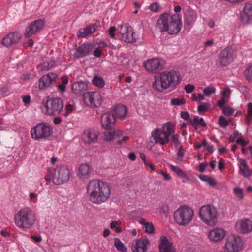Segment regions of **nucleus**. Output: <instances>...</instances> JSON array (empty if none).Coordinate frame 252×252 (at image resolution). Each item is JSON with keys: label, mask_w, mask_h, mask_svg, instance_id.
<instances>
[{"label": "nucleus", "mask_w": 252, "mask_h": 252, "mask_svg": "<svg viewBox=\"0 0 252 252\" xmlns=\"http://www.w3.org/2000/svg\"><path fill=\"white\" fill-rule=\"evenodd\" d=\"M87 193L91 202L100 204L106 202L110 197L111 187L106 182L94 179L90 181L87 186Z\"/></svg>", "instance_id": "f257e3e1"}, {"label": "nucleus", "mask_w": 252, "mask_h": 252, "mask_svg": "<svg viewBox=\"0 0 252 252\" xmlns=\"http://www.w3.org/2000/svg\"><path fill=\"white\" fill-rule=\"evenodd\" d=\"M179 74L174 70L165 71L154 76L152 87L154 90L160 93L165 90L172 91L180 83Z\"/></svg>", "instance_id": "f03ea898"}, {"label": "nucleus", "mask_w": 252, "mask_h": 252, "mask_svg": "<svg viewBox=\"0 0 252 252\" xmlns=\"http://www.w3.org/2000/svg\"><path fill=\"white\" fill-rule=\"evenodd\" d=\"M182 26L181 17L179 14L170 15L165 13L157 20L156 28L161 32H167L170 35H175L180 31Z\"/></svg>", "instance_id": "7ed1b4c3"}, {"label": "nucleus", "mask_w": 252, "mask_h": 252, "mask_svg": "<svg viewBox=\"0 0 252 252\" xmlns=\"http://www.w3.org/2000/svg\"><path fill=\"white\" fill-rule=\"evenodd\" d=\"M36 220V216L35 212L28 207L20 209L14 218L16 226L22 230L32 228L35 223Z\"/></svg>", "instance_id": "20e7f679"}, {"label": "nucleus", "mask_w": 252, "mask_h": 252, "mask_svg": "<svg viewBox=\"0 0 252 252\" xmlns=\"http://www.w3.org/2000/svg\"><path fill=\"white\" fill-rule=\"evenodd\" d=\"M70 175V171L67 167L61 165L55 169L49 168L45 180L47 184L52 181L56 185H61L69 179Z\"/></svg>", "instance_id": "39448f33"}, {"label": "nucleus", "mask_w": 252, "mask_h": 252, "mask_svg": "<svg viewBox=\"0 0 252 252\" xmlns=\"http://www.w3.org/2000/svg\"><path fill=\"white\" fill-rule=\"evenodd\" d=\"M175 132L174 125L171 122H167L161 128H156L152 132L151 136L155 144L164 145L170 141V137Z\"/></svg>", "instance_id": "423d86ee"}, {"label": "nucleus", "mask_w": 252, "mask_h": 252, "mask_svg": "<svg viewBox=\"0 0 252 252\" xmlns=\"http://www.w3.org/2000/svg\"><path fill=\"white\" fill-rule=\"evenodd\" d=\"M194 216L192 209L188 206L180 207L174 213V220L179 225L186 226L192 220Z\"/></svg>", "instance_id": "0eeeda50"}, {"label": "nucleus", "mask_w": 252, "mask_h": 252, "mask_svg": "<svg viewBox=\"0 0 252 252\" xmlns=\"http://www.w3.org/2000/svg\"><path fill=\"white\" fill-rule=\"evenodd\" d=\"M199 215L203 222L208 225L214 226L217 222V212L212 205L202 206L199 209Z\"/></svg>", "instance_id": "6e6552de"}, {"label": "nucleus", "mask_w": 252, "mask_h": 252, "mask_svg": "<svg viewBox=\"0 0 252 252\" xmlns=\"http://www.w3.org/2000/svg\"><path fill=\"white\" fill-rule=\"evenodd\" d=\"M63 107V103L60 98H49L44 106L43 110L46 115H57L61 112Z\"/></svg>", "instance_id": "1a4fd4ad"}, {"label": "nucleus", "mask_w": 252, "mask_h": 252, "mask_svg": "<svg viewBox=\"0 0 252 252\" xmlns=\"http://www.w3.org/2000/svg\"><path fill=\"white\" fill-rule=\"evenodd\" d=\"M50 125L47 123H39L31 130L32 137L36 140L48 137L52 133Z\"/></svg>", "instance_id": "9d476101"}, {"label": "nucleus", "mask_w": 252, "mask_h": 252, "mask_svg": "<svg viewBox=\"0 0 252 252\" xmlns=\"http://www.w3.org/2000/svg\"><path fill=\"white\" fill-rule=\"evenodd\" d=\"M83 101L84 103L91 107L100 106L102 103V96L98 92H89L84 94Z\"/></svg>", "instance_id": "9b49d317"}, {"label": "nucleus", "mask_w": 252, "mask_h": 252, "mask_svg": "<svg viewBox=\"0 0 252 252\" xmlns=\"http://www.w3.org/2000/svg\"><path fill=\"white\" fill-rule=\"evenodd\" d=\"M243 246L241 238L237 235H231L227 237L225 248L228 252H239Z\"/></svg>", "instance_id": "f8f14e48"}, {"label": "nucleus", "mask_w": 252, "mask_h": 252, "mask_svg": "<svg viewBox=\"0 0 252 252\" xmlns=\"http://www.w3.org/2000/svg\"><path fill=\"white\" fill-rule=\"evenodd\" d=\"M234 58V51L231 47H227L219 54L218 63L222 66H225L231 63Z\"/></svg>", "instance_id": "ddd939ff"}, {"label": "nucleus", "mask_w": 252, "mask_h": 252, "mask_svg": "<svg viewBox=\"0 0 252 252\" xmlns=\"http://www.w3.org/2000/svg\"><path fill=\"white\" fill-rule=\"evenodd\" d=\"M119 33L121 35V40L126 43H134L136 40L134 36L133 28L127 25H122L120 27Z\"/></svg>", "instance_id": "4468645a"}, {"label": "nucleus", "mask_w": 252, "mask_h": 252, "mask_svg": "<svg viewBox=\"0 0 252 252\" xmlns=\"http://www.w3.org/2000/svg\"><path fill=\"white\" fill-rule=\"evenodd\" d=\"M45 21L42 19H38L32 22L26 28L25 36L29 38L40 31L44 27Z\"/></svg>", "instance_id": "2eb2a0df"}, {"label": "nucleus", "mask_w": 252, "mask_h": 252, "mask_svg": "<svg viewBox=\"0 0 252 252\" xmlns=\"http://www.w3.org/2000/svg\"><path fill=\"white\" fill-rule=\"evenodd\" d=\"M235 230L240 233H247L252 231V221L249 219H242L237 221Z\"/></svg>", "instance_id": "dca6fc26"}, {"label": "nucleus", "mask_w": 252, "mask_h": 252, "mask_svg": "<svg viewBox=\"0 0 252 252\" xmlns=\"http://www.w3.org/2000/svg\"><path fill=\"white\" fill-rule=\"evenodd\" d=\"M92 171V167L90 164L82 163L78 166L77 176L79 179L84 181L91 177Z\"/></svg>", "instance_id": "f3484780"}, {"label": "nucleus", "mask_w": 252, "mask_h": 252, "mask_svg": "<svg viewBox=\"0 0 252 252\" xmlns=\"http://www.w3.org/2000/svg\"><path fill=\"white\" fill-rule=\"evenodd\" d=\"M94 46L91 43H84L79 46L74 54L75 57L83 58L88 56L93 51Z\"/></svg>", "instance_id": "a211bd4d"}, {"label": "nucleus", "mask_w": 252, "mask_h": 252, "mask_svg": "<svg viewBox=\"0 0 252 252\" xmlns=\"http://www.w3.org/2000/svg\"><path fill=\"white\" fill-rule=\"evenodd\" d=\"M57 77V74L53 72L43 75L39 80V89L42 90L49 87Z\"/></svg>", "instance_id": "6ab92c4d"}, {"label": "nucleus", "mask_w": 252, "mask_h": 252, "mask_svg": "<svg viewBox=\"0 0 252 252\" xmlns=\"http://www.w3.org/2000/svg\"><path fill=\"white\" fill-rule=\"evenodd\" d=\"M21 35L18 32H11L5 36L1 41L2 44L5 47H9L17 43L20 40Z\"/></svg>", "instance_id": "aec40b11"}, {"label": "nucleus", "mask_w": 252, "mask_h": 252, "mask_svg": "<svg viewBox=\"0 0 252 252\" xmlns=\"http://www.w3.org/2000/svg\"><path fill=\"white\" fill-rule=\"evenodd\" d=\"M144 64L147 71L153 72L160 68L161 65V61L157 58H153L145 61Z\"/></svg>", "instance_id": "412c9836"}, {"label": "nucleus", "mask_w": 252, "mask_h": 252, "mask_svg": "<svg viewBox=\"0 0 252 252\" xmlns=\"http://www.w3.org/2000/svg\"><path fill=\"white\" fill-rule=\"evenodd\" d=\"M115 117L110 113H105L101 117V124L105 129H112L115 122Z\"/></svg>", "instance_id": "4be33fe9"}, {"label": "nucleus", "mask_w": 252, "mask_h": 252, "mask_svg": "<svg viewBox=\"0 0 252 252\" xmlns=\"http://www.w3.org/2000/svg\"><path fill=\"white\" fill-rule=\"evenodd\" d=\"M226 235V232L222 228H214L209 231L208 236L210 241L218 242L222 239Z\"/></svg>", "instance_id": "5701e85b"}, {"label": "nucleus", "mask_w": 252, "mask_h": 252, "mask_svg": "<svg viewBox=\"0 0 252 252\" xmlns=\"http://www.w3.org/2000/svg\"><path fill=\"white\" fill-rule=\"evenodd\" d=\"M150 243L149 240L147 238L138 239L135 243L132 246L133 252H145L147 250V247Z\"/></svg>", "instance_id": "b1692460"}, {"label": "nucleus", "mask_w": 252, "mask_h": 252, "mask_svg": "<svg viewBox=\"0 0 252 252\" xmlns=\"http://www.w3.org/2000/svg\"><path fill=\"white\" fill-rule=\"evenodd\" d=\"M99 132L96 129H89L85 131L83 140L85 143H91L95 142L99 136Z\"/></svg>", "instance_id": "393cba45"}, {"label": "nucleus", "mask_w": 252, "mask_h": 252, "mask_svg": "<svg viewBox=\"0 0 252 252\" xmlns=\"http://www.w3.org/2000/svg\"><path fill=\"white\" fill-rule=\"evenodd\" d=\"M161 242L159 245L160 252H176L175 249L167 238L162 236L160 239Z\"/></svg>", "instance_id": "a878e982"}, {"label": "nucleus", "mask_w": 252, "mask_h": 252, "mask_svg": "<svg viewBox=\"0 0 252 252\" xmlns=\"http://www.w3.org/2000/svg\"><path fill=\"white\" fill-rule=\"evenodd\" d=\"M103 132V138L107 141H111L119 138L122 135V132L112 129H105Z\"/></svg>", "instance_id": "bb28decb"}, {"label": "nucleus", "mask_w": 252, "mask_h": 252, "mask_svg": "<svg viewBox=\"0 0 252 252\" xmlns=\"http://www.w3.org/2000/svg\"><path fill=\"white\" fill-rule=\"evenodd\" d=\"M127 113L126 107L123 105H118L113 110L112 114L114 115L116 118L123 119L124 118Z\"/></svg>", "instance_id": "cd10ccee"}, {"label": "nucleus", "mask_w": 252, "mask_h": 252, "mask_svg": "<svg viewBox=\"0 0 252 252\" xmlns=\"http://www.w3.org/2000/svg\"><path fill=\"white\" fill-rule=\"evenodd\" d=\"M95 25H89L85 28L80 29L77 34V36L80 38H85L94 32L96 29Z\"/></svg>", "instance_id": "c85d7f7f"}, {"label": "nucleus", "mask_w": 252, "mask_h": 252, "mask_svg": "<svg viewBox=\"0 0 252 252\" xmlns=\"http://www.w3.org/2000/svg\"><path fill=\"white\" fill-rule=\"evenodd\" d=\"M242 19L244 22L246 23H247L249 20H252V3H246Z\"/></svg>", "instance_id": "c756f323"}, {"label": "nucleus", "mask_w": 252, "mask_h": 252, "mask_svg": "<svg viewBox=\"0 0 252 252\" xmlns=\"http://www.w3.org/2000/svg\"><path fill=\"white\" fill-rule=\"evenodd\" d=\"M138 222L143 225L145 232L149 234H153L155 233V228L152 223L148 222L143 218H140L138 220Z\"/></svg>", "instance_id": "7c9ffc66"}, {"label": "nucleus", "mask_w": 252, "mask_h": 252, "mask_svg": "<svg viewBox=\"0 0 252 252\" xmlns=\"http://www.w3.org/2000/svg\"><path fill=\"white\" fill-rule=\"evenodd\" d=\"M87 89V85L86 82L83 81L75 82L72 85V90L75 94H80Z\"/></svg>", "instance_id": "2f4dec72"}, {"label": "nucleus", "mask_w": 252, "mask_h": 252, "mask_svg": "<svg viewBox=\"0 0 252 252\" xmlns=\"http://www.w3.org/2000/svg\"><path fill=\"white\" fill-rule=\"evenodd\" d=\"M196 20V14L193 11H189L186 13L185 17V22L188 25L192 24Z\"/></svg>", "instance_id": "473e14b6"}, {"label": "nucleus", "mask_w": 252, "mask_h": 252, "mask_svg": "<svg viewBox=\"0 0 252 252\" xmlns=\"http://www.w3.org/2000/svg\"><path fill=\"white\" fill-rule=\"evenodd\" d=\"M55 64V62L53 59L48 58L44 61L41 65L43 70H48L52 68Z\"/></svg>", "instance_id": "72a5a7b5"}, {"label": "nucleus", "mask_w": 252, "mask_h": 252, "mask_svg": "<svg viewBox=\"0 0 252 252\" xmlns=\"http://www.w3.org/2000/svg\"><path fill=\"white\" fill-rule=\"evenodd\" d=\"M92 83L97 87L102 88L105 85V81L100 76H95L92 80Z\"/></svg>", "instance_id": "f704fd0d"}, {"label": "nucleus", "mask_w": 252, "mask_h": 252, "mask_svg": "<svg viewBox=\"0 0 252 252\" xmlns=\"http://www.w3.org/2000/svg\"><path fill=\"white\" fill-rule=\"evenodd\" d=\"M114 246L118 251L121 252H126L127 248L118 238L114 239Z\"/></svg>", "instance_id": "c9c22d12"}, {"label": "nucleus", "mask_w": 252, "mask_h": 252, "mask_svg": "<svg viewBox=\"0 0 252 252\" xmlns=\"http://www.w3.org/2000/svg\"><path fill=\"white\" fill-rule=\"evenodd\" d=\"M190 124L194 127H195L198 125L203 127L206 126V124L204 122L203 119L202 118H199L198 116L194 117V119L190 121Z\"/></svg>", "instance_id": "e433bc0d"}, {"label": "nucleus", "mask_w": 252, "mask_h": 252, "mask_svg": "<svg viewBox=\"0 0 252 252\" xmlns=\"http://www.w3.org/2000/svg\"><path fill=\"white\" fill-rule=\"evenodd\" d=\"M170 169L175 172L178 176L181 178H185L186 177V175L184 172L180 169L178 166H174L173 165H170Z\"/></svg>", "instance_id": "4c0bfd02"}, {"label": "nucleus", "mask_w": 252, "mask_h": 252, "mask_svg": "<svg viewBox=\"0 0 252 252\" xmlns=\"http://www.w3.org/2000/svg\"><path fill=\"white\" fill-rule=\"evenodd\" d=\"M10 94V88L8 86H4L0 88V99L8 96Z\"/></svg>", "instance_id": "58836bf2"}, {"label": "nucleus", "mask_w": 252, "mask_h": 252, "mask_svg": "<svg viewBox=\"0 0 252 252\" xmlns=\"http://www.w3.org/2000/svg\"><path fill=\"white\" fill-rule=\"evenodd\" d=\"M216 89L212 85H210L204 88L203 92L205 96H209L211 94L216 93Z\"/></svg>", "instance_id": "ea45409f"}, {"label": "nucleus", "mask_w": 252, "mask_h": 252, "mask_svg": "<svg viewBox=\"0 0 252 252\" xmlns=\"http://www.w3.org/2000/svg\"><path fill=\"white\" fill-rule=\"evenodd\" d=\"M73 110V107L72 105L68 104L65 105L64 110L61 111L60 113L64 117L68 116Z\"/></svg>", "instance_id": "a19ab883"}, {"label": "nucleus", "mask_w": 252, "mask_h": 252, "mask_svg": "<svg viewBox=\"0 0 252 252\" xmlns=\"http://www.w3.org/2000/svg\"><path fill=\"white\" fill-rule=\"evenodd\" d=\"M121 222L118 221H112L110 223V228L111 229H114L115 232L120 233L122 232V229L120 227Z\"/></svg>", "instance_id": "79ce46f5"}, {"label": "nucleus", "mask_w": 252, "mask_h": 252, "mask_svg": "<svg viewBox=\"0 0 252 252\" xmlns=\"http://www.w3.org/2000/svg\"><path fill=\"white\" fill-rule=\"evenodd\" d=\"M199 178L203 181L207 183L209 185L213 186L216 184V181L209 176L206 175H202Z\"/></svg>", "instance_id": "37998d69"}, {"label": "nucleus", "mask_w": 252, "mask_h": 252, "mask_svg": "<svg viewBox=\"0 0 252 252\" xmlns=\"http://www.w3.org/2000/svg\"><path fill=\"white\" fill-rule=\"evenodd\" d=\"M252 119V103H249L248 104V113L246 118V121L248 125H249Z\"/></svg>", "instance_id": "c03bdc74"}, {"label": "nucleus", "mask_w": 252, "mask_h": 252, "mask_svg": "<svg viewBox=\"0 0 252 252\" xmlns=\"http://www.w3.org/2000/svg\"><path fill=\"white\" fill-rule=\"evenodd\" d=\"M244 74L247 80H252V65L249 66L244 71Z\"/></svg>", "instance_id": "a18cd8bd"}, {"label": "nucleus", "mask_w": 252, "mask_h": 252, "mask_svg": "<svg viewBox=\"0 0 252 252\" xmlns=\"http://www.w3.org/2000/svg\"><path fill=\"white\" fill-rule=\"evenodd\" d=\"M186 101L184 99L174 98L170 101L171 105L173 106H179L185 104Z\"/></svg>", "instance_id": "49530a36"}, {"label": "nucleus", "mask_w": 252, "mask_h": 252, "mask_svg": "<svg viewBox=\"0 0 252 252\" xmlns=\"http://www.w3.org/2000/svg\"><path fill=\"white\" fill-rule=\"evenodd\" d=\"M219 124L221 127L225 128L229 125V122L222 116L219 118Z\"/></svg>", "instance_id": "de8ad7c7"}, {"label": "nucleus", "mask_w": 252, "mask_h": 252, "mask_svg": "<svg viewBox=\"0 0 252 252\" xmlns=\"http://www.w3.org/2000/svg\"><path fill=\"white\" fill-rule=\"evenodd\" d=\"M234 192L235 196L239 199H242L244 198V193L243 190L239 187L234 189Z\"/></svg>", "instance_id": "09e8293b"}, {"label": "nucleus", "mask_w": 252, "mask_h": 252, "mask_svg": "<svg viewBox=\"0 0 252 252\" xmlns=\"http://www.w3.org/2000/svg\"><path fill=\"white\" fill-rule=\"evenodd\" d=\"M149 8L150 10H151L153 12H158L159 11L160 7L159 5L157 3L153 2L149 5Z\"/></svg>", "instance_id": "8fccbe9b"}, {"label": "nucleus", "mask_w": 252, "mask_h": 252, "mask_svg": "<svg viewBox=\"0 0 252 252\" xmlns=\"http://www.w3.org/2000/svg\"><path fill=\"white\" fill-rule=\"evenodd\" d=\"M184 156V150L182 146H180L177 153V159L179 161H182Z\"/></svg>", "instance_id": "3c124183"}, {"label": "nucleus", "mask_w": 252, "mask_h": 252, "mask_svg": "<svg viewBox=\"0 0 252 252\" xmlns=\"http://www.w3.org/2000/svg\"><path fill=\"white\" fill-rule=\"evenodd\" d=\"M157 172L162 175L165 181H169L171 179V176L167 172H164L163 170H160L159 172L157 171Z\"/></svg>", "instance_id": "603ef678"}, {"label": "nucleus", "mask_w": 252, "mask_h": 252, "mask_svg": "<svg viewBox=\"0 0 252 252\" xmlns=\"http://www.w3.org/2000/svg\"><path fill=\"white\" fill-rule=\"evenodd\" d=\"M185 90L187 93H191L195 89L194 85L192 84H187L184 87Z\"/></svg>", "instance_id": "864d4df0"}, {"label": "nucleus", "mask_w": 252, "mask_h": 252, "mask_svg": "<svg viewBox=\"0 0 252 252\" xmlns=\"http://www.w3.org/2000/svg\"><path fill=\"white\" fill-rule=\"evenodd\" d=\"M172 136L171 137V140L175 145V146H177L179 145L180 142L179 141V136L177 134H172Z\"/></svg>", "instance_id": "5fc2aeb1"}, {"label": "nucleus", "mask_w": 252, "mask_h": 252, "mask_svg": "<svg viewBox=\"0 0 252 252\" xmlns=\"http://www.w3.org/2000/svg\"><path fill=\"white\" fill-rule=\"evenodd\" d=\"M223 113L227 116H230L234 113V110L229 107H225L223 109Z\"/></svg>", "instance_id": "6e6d98bb"}, {"label": "nucleus", "mask_w": 252, "mask_h": 252, "mask_svg": "<svg viewBox=\"0 0 252 252\" xmlns=\"http://www.w3.org/2000/svg\"><path fill=\"white\" fill-rule=\"evenodd\" d=\"M116 28L114 26L111 27L108 31L110 37L112 38H114L115 37V32Z\"/></svg>", "instance_id": "4d7b16f0"}, {"label": "nucleus", "mask_w": 252, "mask_h": 252, "mask_svg": "<svg viewBox=\"0 0 252 252\" xmlns=\"http://www.w3.org/2000/svg\"><path fill=\"white\" fill-rule=\"evenodd\" d=\"M230 93V90L229 89H226L222 92V99H224L225 100L228 99V95Z\"/></svg>", "instance_id": "13d9d810"}, {"label": "nucleus", "mask_w": 252, "mask_h": 252, "mask_svg": "<svg viewBox=\"0 0 252 252\" xmlns=\"http://www.w3.org/2000/svg\"><path fill=\"white\" fill-rule=\"evenodd\" d=\"M29 198L34 203H36L37 200V194L33 192L30 193L29 194Z\"/></svg>", "instance_id": "bf43d9fd"}, {"label": "nucleus", "mask_w": 252, "mask_h": 252, "mask_svg": "<svg viewBox=\"0 0 252 252\" xmlns=\"http://www.w3.org/2000/svg\"><path fill=\"white\" fill-rule=\"evenodd\" d=\"M23 102L26 106L29 105L31 102V97L29 95L25 96L23 97Z\"/></svg>", "instance_id": "052dcab7"}, {"label": "nucleus", "mask_w": 252, "mask_h": 252, "mask_svg": "<svg viewBox=\"0 0 252 252\" xmlns=\"http://www.w3.org/2000/svg\"><path fill=\"white\" fill-rule=\"evenodd\" d=\"M207 108V104L206 103H203L200 105L198 107V111L199 112H204L206 110Z\"/></svg>", "instance_id": "680f3d73"}, {"label": "nucleus", "mask_w": 252, "mask_h": 252, "mask_svg": "<svg viewBox=\"0 0 252 252\" xmlns=\"http://www.w3.org/2000/svg\"><path fill=\"white\" fill-rule=\"evenodd\" d=\"M169 207L166 204L163 205L160 208V212L164 214H166L169 211Z\"/></svg>", "instance_id": "e2e57ef3"}, {"label": "nucleus", "mask_w": 252, "mask_h": 252, "mask_svg": "<svg viewBox=\"0 0 252 252\" xmlns=\"http://www.w3.org/2000/svg\"><path fill=\"white\" fill-rule=\"evenodd\" d=\"M102 54V52L99 49V48H96L94 50L93 55L96 57H100Z\"/></svg>", "instance_id": "0e129e2a"}, {"label": "nucleus", "mask_w": 252, "mask_h": 252, "mask_svg": "<svg viewBox=\"0 0 252 252\" xmlns=\"http://www.w3.org/2000/svg\"><path fill=\"white\" fill-rule=\"evenodd\" d=\"M207 166V164L204 163H200L199 166L198 170L201 173H203L205 171V168Z\"/></svg>", "instance_id": "69168bd1"}, {"label": "nucleus", "mask_w": 252, "mask_h": 252, "mask_svg": "<svg viewBox=\"0 0 252 252\" xmlns=\"http://www.w3.org/2000/svg\"><path fill=\"white\" fill-rule=\"evenodd\" d=\"M236 142L237 144H241L242 146H246L248 144V142H247L246 140H245L244 139H242V138L238 139L236 140Z\"/></svg>", "instance_id": "338daca9"}, {"label": "nucleus", "mask_w": 252, "mask_h": 252, "mask_svg": "<svg viewBox=\"0 0 252 252\" xmlns=\"http://www.w3.org/2000/svg\"><path fill=\"white\" fill-rule=\"evenodd\" d=\"M128 139H129V137L127 136H125L122 138L121 140H118L116 142L118 144L121 145L123 144Z\"/></svg>", "instance_id": "774afa93"}]
</instances>
